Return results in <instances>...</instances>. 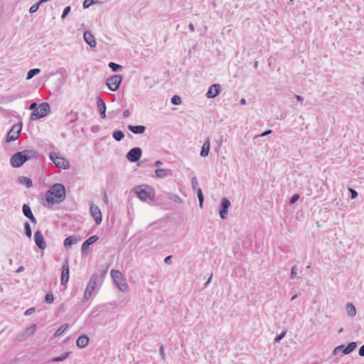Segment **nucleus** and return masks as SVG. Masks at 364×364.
I'll use <instances>...</instances> for the list:
<instances>
[{"label": "nucleus", "mask_w": 364, "mask_h": 364, "mask_svg": "<svg viewBox=\"0 0 364 364\" xmlns=\"http://www.w3.org/2000/svg\"><path fill=\"white\" fill-rule=\"evenodd\" d=\"M122 77L120 75H114L109 77L106 80V85L111 91H117L122 82Z\"/></svg>", "instance_id": "obj_7"}, {"label": "nucleus", "mask_w": 364, "mask_h": 364, "mask_svg": "<svg viewBox=\"0 0 364 364\" xmlns=\"http://www.w3.org/2000/svg\"><path fill=\"white\" fill-rule=\"evenodd\" d=\"M36 330V324L31 325V326L26 328L22 333L17 335L16 338V341H24L26 338L31 336L35 333Z\"/></svg>", "instance_id": "obj_12"}, {"label": "nucleus", "mask_w": 364, "mask_h": 364, "mask_svg": "<svg viewBox=\"0 0 364 364\" xmlns=\"http://www.w3.org/2000/svg\"><path fill=\"white\" fill-rule=\"evenodd\" d=\"M286 335V331H282L279 335H278L275 338H274V341L276 343H278Z\"/></svg>", "instance_id": "obj_42"}, {"label": "nucleus", "mask_w": 364, "mask_h": 364, "mask_svg": "<svg viewBox=\"0 0 364 364\" xmlns=\"http://www.w3.org/2000/svg\"><path fill=\"white\" fill-rule=\"evenodd\" d=\"M96 282H97V277L92 276L90 278V279L87 284V286L86 287V289L85 291L84 299L85 301H87L90 299V297L92 296V294L95 289Z\"/></svg>", "instance_id": "obj_11"}, {"label": "nucleus", "mask_w": 364, "mask_h": 364, "mask_svg": "<svg viewBox=\"0 0 364 364\" xmlns=\"http://www.w3.org/2000/svg\"><path fill=\"white\" fill-rule=\"evenodd\" d=\"M347 314L350 317H354L356 315V308L352 303H348L346 306Z\"/></svg>", "instance_id": "obj_26"}, {"label": "nucleus", "mask_w": 364, "mask_h": 364, "mask_svg": "<svg viewBox=\"0 0 364 364\" xmlns=\"http://www.w3.org/2000/svg\"><path fill=\"white\" fill-rule=\"evenodd\" d=\"M135 194L141 200L151 202L155 197L154 191L147 186H139L134 188Z\"/></svg>", "instance_id": "obj_4"}, {"label": "nucleus", "mask_w": 364, "mask_h": 364, "mask_svg": "<svg viewBox=\"0 0 364 364\" xmlns=\"http://www.w3.org/2000/svg\"><path fill=\"white\" fill-rule=\"evenodd\" d=\"M80 240V237L77 236H70L65 238L63 245L65 249H70L73 245L77 244Z\"/></svg>", "instance_id": "obj_20"}, {"label": "nucleus", "mask_w": 364, "mask_h": 364, "mask_svg": "<svg viewBox=\"0 0 364 364\" xmlns=\"http://www.w3.org/2000/svg\"><path fill=\"white\" fill-rule=\"evenodd\" d=\"M162 164H163V163H162V161H155V163H154V166H155V167H159V166H161L162 165Z\"/></svg>", "instance_id": "obj_52"}, {"label": "nucleus", "mask_w": 364, "mask_h": 364, "mask_svg": "<svg viewBox=\"0 0 364 364\" xmlns=\"http://www.w3.org/2000/svg\"><path fill=\"white\" fill-rule=\"evenodd\" d=\"M97 0H85L82 3V6L84 9L89 8L92 4H97Z\"/></svg>", "instance_id": "obj_37"}, {"label": "nucleus", "mask_w": 364, "mask_h": 364, "mask_svg": "<svg viewBox=\"0 0 364 364\" xmlns=\"http://www.w3.org/2000/svg\"><path fill=\"white\" fill-rule=\"evenodd\" d=\"M90 213L97 225H100L102 220L100 208L95 204L92 203L90 207Z\"/></svg>", "instance_id": "obj_8"}, {"label": "nucleus", "mask_w": 364, "mask_h": 364, "mask_svg": "<svg viewBox=\"0 0 364 364\" xmlns=\"http://www.w3.org/2000/svg\"><path fill=\"white\" fill-rule=\"evenodd\" d=\"M357 343L355 342L350 343L342 351L343 355H348L355 350L357 348Z\"/></svg>", "instance_id": "obj_25"}, {"label": "nucleus", "mask_w": 364, "mask_h": 364, "mask_svg": "<svg viewBox=\"0 0 364 364\" xmlns=\"http://www.w3.org/2000/svg\"><path fill=\"white\" fill-rule=\"evenodd\" d=\"M188 28L191 32H193L195 31V27L193 23H190L188 25Z\"/></svg>", "instance_id": "obj_53"}, {"label": "nucleus", "mask_w": 364, "mask_h": 364, "mask_svg": "<svg viewBox=\"0 0 364 364\" xmlns=\"http://www.w3.org/2000/svg\"><path fill=\"white\" fill-rule=\"evenodd\" d=\"M34 241L39 249L44 250L46 248V243L41 231L35 232Z\"/></svg>", "instance_id": "obj_14"}, {"label": "nucleus", "mask_w": 364, "mask_h": 364, "mask_svg": "<svg viewBox=\"0 0 364 364\" xmlns=\"http://www.w3.org/2000/svg\"><path fill=\"white\" fill-rule=\"evenodd\" d=\"M85 41L92 48H95L97 45L95 39L90 31H85L83 34Z\"/></svg>", "instance_id": "obj_21"}, {"label": "nucleus", "mask_w": 364, "mask_h": 364, "mask_svg": "<svg viewBox=\"0 0 364 364\" xmlns=\"http://www.w3.org/2000/svg\"><path fill=\"white\" fill-rule=\"evenodd\" d=\"M99 237L97 235H92L86 240L82 245L81 251L82 255L87 256L89 252L90 246L98 240Z\"/></svg>", "instance_id": "obj_13"}, {"label": "nucleus", "mask_w": 364, "mask_h": 364, "mask_svg": "<svg viewBox=\"0 0 364 364\" xmlns=\"http://www.w3.org/2000/svg\"><path fill=\"white\" fill-rule=\"evenodd\" d=\"M37 107V103L33 102L30 105L29 109L34 111V109H36Z\"/></svg>", "instance_id": "obj_50"}, {"label": "nucleus", "mask_w": 364, "mask_h": 364, "mask_svg": "<svg viewBox=\"0 0 364 364\" xmlns=\"http://www.w3.org/2000/svg\"><path fill=\"white\" fill-rule=\"evenodd\" d=\"M296 269H297L296 266H294L291 268V279H294L296 277V274H297Z\"/></svg>", "instance_id": "obj_44"}, {"label": "nucleus", "mask_w": 364, "mask_h": 364, "mask_svg": "<svg viewBox=\"0 0 364 364\" xmlns=\"http://www.w3.org/2000/svg\"><path fill=\"white\" fill-rule=\"evenodd\" d=\"M68 328V324L65 323L62 325L54 333V337H58L63 334Z\"/></svg>", "instance_id": "obj_31"}, {"label": "nucleus", "mask_w": 364, "mask_h": 364, "mask_svg": "<svg viewBox=\"0 0 364 364\" xmlns=\"http://www.w3.org/2000/svg\"><path fill=\"white\" fill-rule=\"evenodd\" d=\"M170 260H171V256H168V257H166L165 258L164 262H165L166 263H167V264H169Z\"/></svg>", "instance_id": "obj_55"}, {"label": "nucleus", "mask_w": 364, "mask_h": 364, "mask_svg": "<svg viewBox=\"0 0 364 364\" xmlns=\"http://www.w3.org/2000/svg\"><path fill=\"white\" fill-rule=\"evenodd\" d=\"M272 133V130H267L260 134V136H265Z\"/></svg>", "instance_id": "obj_51"}, {"label": "nucleus", "mask_w": 364, "mask_h": 364, "mask_svg": "<svg viewBox=\"0 0 364 364\" xmlns=\"http://www.w3.org/2000/svg\"><path fill=\"white\" fill-rule=\"evenodd\" d=\"M299 196L297 194L294 195L290 200V203L294 204L299 199Z\"/></svg>", "instance_id": "obj_47"}, {"label": "nucleus", "mask_w": 364, "mask_h": 364, "mask_svg": "<svg viewBox=\"0 0 364 364\" xmlns=\"http://www.w3.org/2000/svg\"><path fill=\"white\" fill-rule=\"evenodd\" d=\"M40 3H36L34 5H33L32 6H31L30 9H29V11L31 14H33L35 12H36L40 6Z\"/></svg>", "instance_id": "obj_41"}, {"label": "nucleus", "mask_w": 364, "mask_h": 364, "mask_svg": "<svg viewBox=\"0 0 364 364\" xmlns=\"http://www.w3.org/2000/svg\"><path fill=\"white\" fill-rule=\"evenodd\" d=\"M24 269L23 267H20L17 270L16 272H21Z\"/></svg>", "instance_id": "obj_57"}, {"label": "nucleus", "mask_w": 364, "mask_h": 364, "mask_svg": "<svg viewBox=\"0 0 364 364\" xmlns=\"http://www.w3.org/2000/svg\"><path fill=\"white\" fill-rule=\"evenodd\" d=\"M142 151L139 147H134L130 149L127 154V159L130 162H136L141 156Z\"/></svg>", "instance_id": "obj_10"}, {"label": "nucleus", "mask_w": 364, "mask_h": 364, "mask_svg": "<svg viewBox=\"0 0 364 364\" xmlns=\"http://www.w3.org/2000/svg\"><path fill=\"white\" fill-rule=\"evenodd\" d=\"M230 206V202L227 198H223L221 200V209L220 210L219 214L222 219H225L228 215V208Z\"/></svg>", "instance_id": "obj_16"}, {"label": "nucleus", "mask_w": 364, "mask_h": 364, "mask_svg": "<svg viewBox=\"0 0 364 364\" xmlns=\"http://www.w3.org/2000/svg\"><path fill=\"white\" fill-rule=\"evenodd\" d=\"M210 148V139H207L204 141V143H203V144L202 146L201 151H200V156H202V157L207 156L208 155V154H209Z\"/></svg>", "instance_id": "obj_23"}, {"label": "nucleus", "mask_w": 364, "mask_h": 364, "mask_svg": "<svg viewBox=\"0 0 364 364\" xmlns=\"http://www.w3.org/2000/svg\"><path fill=\"white\" fill-rule=\"evenodd\" d=\"M257 65H258L257 62H255V68H257Z\"/></svg>", "instance_id": "obj_60"}, {"label": "nucleus", "mask_w": 364, "mask_h": 364, "mask_svg": "<svg viewBox=\"0 0 364 364\" xmlns=\"http://www.w3.org/2000/svg\"><path fill=\"white\" fill-rule=\"evenodd\" d=\"M54 300V297L52 293H48L46 294L45 296V301L47 304H51Z\"/></svg>", "instance_id": "obj_39"}, {"label": "nucleus", "mask_w": 364, "mask_h": 364, "mask_svg": "<svg viewBox=\"0 0 364 364\" xmlns=\"http://www.w3.org/2000/svg\"><path fill=\"white\" fill-rule=\"evenodd\" d=\"M41 72V70L38 69V68H34V69H31L30 70L28 73H27V77H26V79L27 80H31V78H33L35 75L39 74Z\"/></svg>", "instance_id": "obj_32"}, {"label": "nucleus", "mask_w": 364, "mask_h": 364, "mask_svg": "<svg viewBox=\"0 0 364 364\" xmlns=\"http://www.w3.org/2000/svg\"><path fill=\"white\" fill-rule=\"evenodd\" d=\"M50 105L47 102L41 103L31 114V119L44 117L50 112Z\"/></svg>", "instance_id": "obj_6"}, {"label": "nucleus", "mask_w": 364, "mask_h": 364, "mask_svg": "<svg viewBox=\"0 0 364 364\" xmlns=\"http://www.w3.org/2000/svg\"><path fill=\"white\" fill-rule=\"evenodd\" d=\"M241 105H245L247 104L246 100L245 98H242L240 101Z\"/></svg>", "instance_id": "obj_54"}, {"label": "nucleus", "mask_w": 364, "mask_h": 364, "mask_svg": "<svg viewBox=\"0 0 364 364\" xmlns=\"http://www.w3.org/2000/svg\"><path fill=\"white\" fill-rule=\"evenodd\" d=\"M50 159L54 163L57 168L67 170L70 166L69 161L58 153H50Z\"/></svg>", "instance_id": "obj_5"}, {"label": "nucleus", "mask_w": 364, "mask_h": 364, "mask_svg": "<svg viewBox=\"0 0 364 364\" xmlns=\"http://www.w3.org/2000/svg\"><path fill=\"white\" fill-rule=\"evenodd\" d=\"M110 274L114 284L120 291L127 292L129 291V284L122 272L117 269H112Z\"/></svg>", "instance_id": "obj_3"}, {"label": "nucleus", "mask_w": 364, "mask_h": 364, "mask_svg": "<svg viewBox=\"0 0 364 364\" xmlns=\"http://www.w3.org/2000/svg\"><path fill=\"white\" fill-rule=\"evenodd\" d=\"M349 191L350 193V198L351 199H354L357 196H358V193L356 191L352 189V188H349Z\"/></svg>", "instance_id": "obj_45"}, {"label": "nucleus", "mask_w": 364, "mask_h": 364, "mask_svg": "<svg viewBox=\"0 0 364 364\" xmlns=\"http://www.w3.org/2000/svg\"><path fill=\"white\" fill-rule=\"evenodd\" d=\"M69 281V264L65 262L62 267L61 272V281L60 283L63 286H66Z\"/></svg>", "instance_id": "obj_15"}, {"label": "nucleus", "mask_w": 364, "mask_h": 364, "mask_svg": "<svg viewBox=\"0 0 364 364\" xmlns=\"http://www.w3.org/2000/svg\"><path fill=\"white\" fill-rule=\"evenodd\" d=\"M65 188L60 183H55L46 194V198L48 203L53 205L60 203L65 198Z\"/></svg>", "instance_id": "obj_1"}, {"label": "nucleus", "mask_w": 364, "mask_h": 364, "mask_svg": "<svg viewBox=\"0 0 364 364\" xmlns=\"http://www.w3.org/2000/svg\"><path fill=\"white\" fill-rule=\"evenodd\" d=\"M70 11H71V7L66 6L63 11V14L61 15V18L62 19L65 18L67 17V16L70 14Z\"/></svg>", "instance_id": "obj_40"}, {"label": "nucleus", "mask_w": 364, "mask_h": 364, "mask_svg": "<svg viewBox=\"0 0 364 364\" xmlns=\"http://www.w3.org/2000/svg\"><path fill=\"white\" fill-rule=\"evenodd\" d=\"M296 296H297L296 295L293 296L291 298V300H294L296 298Z\"/></svg>", "instance_id": "obj_59"}, {"label": "nucleus", "mask_w": 364, "mask_h": 364, "mask_svg": "<svg viewBox=\"0 0 364 364\" xmlns=\"http://www.w3.org/2000/svg\"><path fill=\"white\" fill-rule=\"evenodd\" d=\"M70 352H65L60 356L55 357V358H52L51 360L53 362H62V361H64L65 360H66L70 356Z\"/></svg>", "instance_id": "obj_28"}, {"label": "nucleus", "mask_w": 364, "mask_h": 364, "mask_svg": "<svg viewBox=\"0 0 364 364\" xmlns=\"http://www.w3.org/2000/svg\"><path fill=\"white\" fill-rule=\"evenodd\" d=\"M220 92V85L219 84H213L210 86L206 97L209 99L215 98Z\"/></svg>", "instance_id": "obj_17"}, {"label": "nucleus", "mask_w": 364, "mask_h": 364, "mask_svg": "<svg viewBox=\"0 0 364 364\" xmlns=\"http://www.w3.org/2000/svg\"><path fill=\"white\" fill-rule=\"evenodd\" d=\"M343 349H344L343 345L336 346L332 352L333 355H338L339 353H341L343 351Z\"/></svg>", "instance_id": "obj_38"}, {"label": "nucleus", "mask_w": 364, "mask_h": 364, "mask_svg": "<svg viewBox=\"0 0 364 364\" xmlns=\"http://www.w3.org/2000/svg\"><path fill=\"white\" fill-rule=\"evenodd\" d=\"M22 129L21 124H14L7 134L6 141H11L18 139Z\"/></svg>", "instance_id": "obj_9"}, {"label": "nucleus", "mask_w": 364, "mask_h": 364, "mask_svg": "<svg viewBox=\"0 0 364 364\" xmlns=\"http://www.w3.org/2000/svg\"><path fill=\"white\" fill-rule=\"evenodd\" d=\"M359 355L360 356H364V344L359 349Z\"/></svg>", "instance_id": "obj_48"}, {"label": "nucleus", "mask_w": 364, "mask_h": 364, "mask_svg": "<svg viewBox=\"0 0 364 364\" xmlns=\"http://www.w3.org/2000/svg\"><path fill=\"white\" fill-rule=\"evenodd\" d=\"M128 129L134 134H143L145 132L146 128L143 125H137V126L129 125Z\"/></svg>", "instance_id": "obj_24"}, {"label": "nucleus", "mask_w": 364, "mask_h": 364, "mask_svg": "<svg viewBox=\"0 0 364 364\" xmlns=\"http://www.w3.org/2000/svg\"><path fill=\"white\" fill-rule=\"evenodd\" d=\"M296 99L298 100V101H303V97H301V96L299 95H296L295 96Z\"/></svg>", "instance_id": "obj_56"}, {"label": "nucleus", "mask_w": 364, "mask_h": 364, "mask_svg": "<svg viewBox=\"0 0 364 364\" xmlns=\"http://www.w3.org/2000/svg\"><path fill=\"white\" fill-rule=\"evenodd\" d=\"M197 195H198V200H199V206L200 208H202L203 205L204 198H203V195L201 188L197 189Z\"/></svg>", "instance_id": "obj_33"}, {"label": "nucleus", "mask_w": 364, "mask_h": 364, "mask_svg": "<svg viewBox=\"0 0 364 364\" xmlns=\"http://www.w3.org/2000/svg\"><path fill=\"white\" fill-rule=\"evenodd\" d=\"M89 338L86 335L80 336L76 341V346L79 348H85L88 343H89Z\"/></svg>", "instance_id": "obj_22"}, {"label": "nucleus", "mask_w": 364, "mask_h": 364, "mask_svg": "<svg viewBox=\"0 0 364 364\" xmlns=\"http://www.w3.org/2000/svg\"><path fill=\"white\" fill-rule=\"evenodd\" d=\"M108 66L112 69L113 72H117L122 70V67L120 65H118L115 63L110 62Z\"/></svg>", "instance_id": "obj_34"}, {"label": "nucleus", "mask_w": 364, "mask_h": 364, "mask_svg": "<svg viewBox=\"0 0 364 364\" xmlns=\"http://www.w3.org/2000/svg\"><path fill=\"white\" fill-rule=\"evenodd\" d=\"M38 154L36 151L32 150H24L15 154L11 158V165L13 167H20L22 166L28 159L31 158H36Z\"/></svg>", "instance_id": "obj_2"}, {"label": "nucleus", "mask_w": 364, "mask_h": 364, "mask_svg": "<svg viewBox=\"0 0 364 364\" xmlns=\"http://www.w3.org/2000/svg\"><path fill=\"white\" fill-rule=\"evenodd\" d=\"M24 228H25V234L28 237L31 238L32 235V230L31 225L28 223H25L24 224Z\"/></svg>", "instance_id": "obj_35"}, {"label": "nucleus", "mask_w": 364, "mask_h": 364, "mask_svg": "<svg viewBox=\"0 0 364 364\" xmlns=\"http://www.w3.org/2000/svg\"><path fill=\"white\" fill-rule=\"evenodd\" d=\"M171 103L175 105H179L181 104V98L178 95H173L171 100Z\"/></svg>", "instance_id": "obj_36"}, {"label": "nucleus", "mask_w": 364, "mask_h": 364, "mask_svg": "<svg viewBox=\"0 0 364 364\" xmlns=\"http://www.w3.org/2000/svg\"><path fill=\"white\" fill-rule=\"evenodd\" d=\"M155 176L159 178H165L168 176V171L165 169L158 168L155 171Z\"/></svg>", "instance_id": "obj_29"}, {"label": "nucleus", "mask_w": 364, "mask_h": 364, "mask_svg": "<svg viewBox=\"0 0 364 364\" xmlns=\"http://www.w3.org/2000/svg\"><path fill=\"white\" fill-rule=\"evenodd\" d=\"M96 101H97V109L100 114L101 117L102 119L106 118L107 107H106V105H105V102L100 97H97Z\"/></svg>", "instance_id": "obj_18"}, {"label": "nucleus", "mask_w": 364, "mask_h": 364, "mask_svg": "<svg viewBox=\"0 0 364 364\" xmlns=\"http://www.w3.org/2000/svg\"><path fill=\"white\" fill-rule=\"evenodd\" d=\"M34 311H35V309L34 308H30V309H27L24 312V315L25 316H29V315L32 314Z\"/></svg>", "instance_id": "obj_46"}, {"label": "nucleus", "mask_w": 364, "mask_h": 364, "mask_svg": "<svg viewBox=\"0 0 364 364\" xmlns=\"http://www.w3.org/2000/svg\"><path fill=\"white\" fill-rule=\"evenodd\" d=\"M22 210H23V215L26 218H28L31 221V223H33L34 224L37 223L36 219L33 216V215L32 213V211H31V208L28 205L24 204L23 205Z\"/></svg>", "instance_id": "obj_19"}, {"label": "nucleus", "mask_w": 364, "mask_h": 364, "mask_svg": "<svg viewBox=\"0 0 364 364\" xmlns=\"http://www.w3.org/2000/svg\"><path fill=\"white\" fill-rule=\"evenodd\" d=\"M191 185L193 190H196L198 186V180L196 177H193L191 179Z\"/></svg>", "instance_id": "obj_43"}, {"label": "nucleus", "mask_w": 364, "mask_h": 364, "mask_svg": "<svg viewBox=\"0 0 364 364\" xmlns=\"http://www.w3.org/2000/svg\"><path fill=\"white\" fill-rule=\"evenodd\" d=\"M291 1H292L293 0H290Z\"/></svg>", "instance_id": "obj_61"}, {"label": "nucleus", "mask_w": 364, "mask_h": 364, "mask_svg": "<svg viewBox=\"0 0 364 364\" xmlns=\"http://www.w3.org/2000/svg\"><path fill=\"white\" fill-rule=\"evenodd\" d=\"M18 182L23 186L30 188L33 185V182L31 178L26 176H21L18 178Z\"/></svg>", "instance_id": "obj_27"}, {"label": "nucleus", "mask_w": 364, "mask_h": 364, "mask_svg": "<svg viewBox=\"0 0 364 364\" xmlns=\"http://www.w3.org/2000/svg\"><path fill=\"white\" fill-rule=\"evenodd\" d=\"M130 114H131V113H130V111H129V109H126V110H124V111L123 112V116H124V117H129V116H130Z\"/></svg>", "instance_id": "obj_49"}, {"label": "nucleus", "mask_w": 364, "mask_h": 364, "mask_svg": "<svg viewBox=\"0 0 364 364\" xmlns=\"http://www.w3.org/2000/svg\"><path fill=\"white\" fill-rule=\"evenodd\" d=\"M113 138L117 141H121L124 137V134L120 130H115L112 134Z\"/></svg>", "instance_id": "obj_30"}, {"label": "nucleus", "mask_w": 364, "mask_h": 364, "mask_svg": "<svg viewBox=\"0 0 364 364\" xmlns=\"http://www.w3.org/2000/svg\"><path fill=\"white\" fill-rule=\"evenodd\" d=\"M211 279H212V277H210L209 278V279L208 280V282H206V284H205V286H207V285H208V284H209V283L210 282Z\"/></svg>", "instance_id": "obj_58"}]
</instances>
